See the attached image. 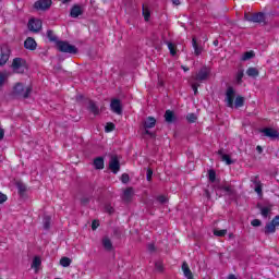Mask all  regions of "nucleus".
I'll return each mask as SVG.
<instances>
[{"instance_id": "obj_1", "label": "nucleus", "mask_w": 279, "mask_h": 279, "mask_svg": "<svg viewBox=\"0 0 279 279\" xmlns=\"http://www.w3.org/2000/svg\"><path fill=\"white\" fill-rule=\"evenodd\" d=\"M13 73L23 74L27 71V61L23 58H14L11 64Z\"/></svg>"}, {"instance_id": "obj_2", "label": "nucleus", "mask_w": 279, "mask_h": 279, "mask_svg": "<svg viewBox=\"0 0 279 279\" xmlns=\"http://www.w3.org/2000/svg\"><path fill=\"white\" fill-rule=\"evenodd\" d=\"M13 95L15 97H22L23 99H27L29 95H32V86H23V83H17L13 88Z\"/></svg>"}, {"instance_id": "obj_3", "label": "nucleus", "mask_w": 279, "mask_h": 279, "mask_svg": "<svg viewBox=\"0 0 279 279\" xmlns=\"http://www.w3.org/2000/svg\"><path fill=\"white\" fill-rule=\"evenodd\" d=\"M209 75L210 69L203 66L195 75H192L191 81L202 84V82H206V80H208Z\"/></svg>"}, {"instance_id": "obj_4", "label": "nucleus", "mask_w": 279, "mask_h": 279, "mask_svg": "<svg viewBox=\"0 0 279 279\" xmlns=\"http://www.w3.org/2000/svg\"><path fill=\"white\" fill-rule=\"evenodd\" d=\"M56 46L62 53H77V47L69 44V41L59 40L57 41Z\"/></svg>"}, {"instance_id": "obj_5", "label": "nucleus", "mask_w": 279, "mask_h": 279, "mask_svg": "<svg viewBox=\"0 0 279 279\" xmlns=\"http://www.w3.org/2000/svg\"><path fill=\"white\" fill-rule=\"evenodd\" d=\"M236 96V92H234V87H228L225 97V104L227 108H234V97Z\"/></svg>"}, {"instance_id": "obj_6", "label": "nucleus", "mask_w": 279, "mask_h": 279, "mask_svg": "<svg viewBox=\"0 0 279 279\" xmlns=\"http://www.w3.org/2000/svg\"><path fill=\"white\" fill-rule=\"evenodd\" d=\"M0 49V66H5V64H8V60H10V53H12V51L10 50V46L8 45H2Z\"/></svg>"}, {"instance_id": "obj_7", "label": "nucleus", "mask_w": 279, "mask_h": 279, "mask_svg": "<svg viewBox=\"0 0 279 279\" xmlns=\"http://www.w3.org/2000/svg\"><path fill=\"white\" fill-rule=\"evenodd\" d=\"M143 125H144L145 134H147L148 136H156L154 133L149 132L151 128H156V118L154 117L146 118V121H144Z\"/></svg>"}, {"instance_id": "obj_8", "label": "nucleus", "mask_w": 279, "mask_h": 279, "mask_svg": "<svg viewBox=\"0 0 279 279\" xmlns=\"http://www.w3.org/2000/svg\"><path fill=\"white\" fill-rule=\"evenodd\" d=\"M244 19L250 23H265V13H254L253 15L245 13Z\"/></svg>"}, {"instance_id": "obj_9", "label": "nucleus", "mask_w": 279, "mask_h": 279, "mask_svg": "<svg viewBox=\"0 0 279 279\" xmlns=\"http://www.w3.org/2000/svg\"><path fill=\"white\" fill-rule=\"evenodd\" d=\"M251 182L254 185V191L257 193L259 197H263V182H260V179L258 175L251 177Z\"/></svg>"}, {"instance_id": "obj_10", "label": "nucleus", "mask_w": 279, "mask_h": 279, "mask_svg": "<svg viewBox=\"0 0 279 279\" xmlns=\"http://www.w3.org/2000/svg\"><path fill=\"white\" fill-rule=\"evenodd\" d=\"M28 29L29 32H34L35 34H38V32L43 29V21L36 20V19L29 20Z\"/></svg>"}, {"instance_id": "obj_11", "label": "nucleus", "mask_w": 279, "mask_h": 279, "mask_svg": "<svg viewBox=\"0 0 279 279\" xmlns=\"http://www.w3.org/2000/svg\"><path fill=\"white\" fill-rule=\"evenodd\" d=\"M111 112L114 114H123V107L121 106V100L113 98L110 102Z\"/></svg>"}, {"instance_id": "obj_12", "label": "nucleus", "mask_w": 279, "mask_h": 279, "mask_svg": "<svg viewBox=\"0 0 279 279\" xmlns=\"http://www.w3.org/2000/svg\"><path fill=\"white\" fill-rule=\"evenodd\" d=\"M109 169L112 173L117 174L121 170V163L117 157H111L109 161Z\"/></svg>"}, {"instance_id": "obj_13", "label": "nucleus", "mask_w": 279, "mask_h": 279, "mask_svg": "<svg viewBox=\"0 0 279 279\" xmlns=\"http://www.w3.org/2000/svg\"><path fill=\"white\" fill-rule=\"evenodd\" d=\"M51 0H38L35 2V10H49L51 8Z\"/></svg>"}, {"instance_id": "obj_14", "label": "nucleus", "mask_w": 279, "mask_h": 279, "mask_svg": "<svg viewBox=\"0 0 279 279\" xmlns=\"http://www.w3.org/2000/svg\"><path fill=\"white\" fill-rule=\"evenodd\" d=\"M84 14V9H82V5L74 4L70 10V16L71 19H77L78 16H82Z\"/></svg>"}, {"instance_id": "obj_15", "label": "nucleus", "mask_w": 279, "mask_h": 279, "mask_svg": "<svg viewBox=\"0 0 279 279\" xmlns=\"http://www.w3.org/2000/svg\"><path fill=\"white\" fill-rule=\"evenodd\" d=\"M215 191H223L227 195H236V190L234 185H220L215 187Z\"/></svg>"}, {"instance_id": "obj_16", "label": "nucleus", "mask_w": 279, "mask_h": 279, "mask_svg": "<svg viewBox=\"0 0 279 279\" xmlns=\"http://www.w3.org/2000/svg\"><path fill=\"white\" fill-rule=\"evenodd\" d=\"M25 49H28V51H36V48L38 47V44L36 40L32 37H27L24 41Z\"/></svg>"}, {"instance_id": "obj_17", "label": "nucleus", "mask_w": 279, "mask_h": 279, "mask_svg": "<svg viewBox=\"0 0 279 279\" xmlns=\"http://www.w3.org/2000/svg\"><path fill=\"white\" fill-rule=\"evenodd\" d=\"M262 132L264 133V136H267L268 138H278L279 136L278 131L271 128H266Z\"/></svg>"}, {"instance_id": "obj_18", "label": "nucleus", "mask_w": 279, "mask_h": 279, "mask_svg": "<svg viewBox=\"0 0 279 279\" xmlns=\"http://www.w3.org/2000/svg\"><path fill=\"white\" fill-rule=\"evenodd\" d=\"M218 156H220L222 162H226V165H234V161L232 158H230V155L223 154V149L218 150Z\"/></svg>"}, {"instance_id": "obj_19", "label": "nucleus", "mask_w": 279, "mask_h": 279, "mask_svg": "<svg viewBox=\"0 0 279 279\" xmlns=\"http://www.w3.org/2000/svg\"><path fill=\"white\" fill-rule=\"evenodd\" d=\"M192 46L194 49L195 56H202V51H204V48L197 44V39L195 37L192 38Z\"/></svg>"}, {"instance_id": "obj_20", "label": "nucleus", "mask_w": 279, "mask_h": 279, "mask_svg": "<svg viewBox=\"0 0 279 279\" xmlns=\"http://www.w3.org/2000/svg\"><path fill=\"white\" fill-rule=\"evenodd\" d=\"M133 195H134V189L128 187V189L124 190V192H123V197H122V199H123L124 202H132Z\"/></svg>"}, {"instance_id": "obj_21", "label": "nucleus", "mask_w": 279, "mask_h": 279, "mask_svg": "<svg viewBox=\"0 0 279 279\" xmlns=\"http://www.w3.org/2000/svg\"><path fill=\"white\" fill-rule=\"evenodd\" d=\"M182 271L186 279H195L193 278V272L191 271V268H189V264L186 262H183L182 264Z\"/></svg>"}, {"instance_id": "obj_22", "label": "nucleus", "mask_w": 279, "mask_h": 279, "mask_svg": "<svg viewBox=\"0 0 279 279\" xmlns=\"http://www.w3.org/2000/svg\"><path fill=\"white\" fill-rule=\"evenodd\" d=\"M87 109L89 110V112H92V114H95V116L99 114V107L93 100H89Z\"/></svg>"}, {"instance_id": "obj_23", "label": "nucleus", "mask_w": 279, "mask_h": 279, "mask_svg": "<svg viewBox=\"0 0 279 279\" xmlns=\"http://www.w3.org/2000/svg\"><path fill=\"white\" fill-rule=\"evenodd\" d=\"M276 226L272 222V220L270 222H268L265 228H264V234H274L276 232Z\"/></svg>"}, {"instance_id": "obj_24", "label": "nucleus", "mask_w": 279, "mask_h": 279, "mask_svg": "<svg viewBox=\"0 0 279 279\" xmlns=\"http://www.w3.org/2000/svg\"><path fill=\"white\" fill-rule=\"evenodd\" d=\"M165 120L167 123H173V121H175V113L171 110H167L165 113Z\"/></svg>"}, {"instance_id": "obj_25", "label": "nucleus", "mask_w": 279, "mask_h": 279, "mask_svg": "<svg viewBox=\"0 0 279 279\" xmlns=\"http://www.w3.org/2000/svg\"><path fill=\"white\" fill-rule=\"evenodd\" d=\"M94 167L97 170H101L105 167L104 157H97L94 159Z\"/></svg>"}, {"instance_id": "obj_26", "label": "nucleus", "mask_w": 279, "mask_h": 279, "mask_svg": "<svg viewBox=\"0 0 279 279\" xmlns=\"http://www.w3.org/2000/svg\"><path fill=\"white\" fill-rule=\"evenodd\" d=\"M254 56H256L254 53V50L251 51H246L243 53V56L241 57L242 62H247V60H252V58H254Z\"/></svg>"}, {"instance_id": "obj_27", "label": "nucleus", "mask_w": 279, "mask_h": 279, "mask_svg": "<svg viewBox=\"0 0 279 279\" xmlns=\"http://www.w3.org/2000/svg\"><path fill=\"white\" fill-rule=\"evenodd\" d=\"M40 265H43V260L40 259V257L38 256L34 257L32 263V269L38 271V267H40Z\"/></svg>"}, {"instance_id": "obj_28", "label": "nucleus", "mask_w": 279, "mask_h": 279, "mask_svg": "<svg viewBox=\"0 0 279 279\" xmlns=\"http://www.w3.org/2000/svg\"><path fill=\"white\" fill-rule=\"evenodd\" d=\"M47 38L50 40V43H56V45H58V43L60 40H58V37L56 36V34H53V31H47Z\"/></svg>"}, {"instance_id": "obj_29", "label": "nucleus", "mask_w": 279, "mask_h": 279, "mask_svg": "<svg viewBox=\"0 0 279 279\" xmlns=\"http://www.w3.org/2000/svg\"><path fill=\"white\" fill-rule=\"evenodd\" d=\"M102 245L105 250H107V252H110L112 250V241H110V239L108 238L102 239Z\"/></svg>"}, {"instance_id": "obj_30", "label": "nucleus", "mask_w": 279, "mask_h": 279, "mask_svg": "<svg viewBox=\"0 0 279 279\" xmlns=\"http://www.w3.org/2000/svg\"><path fill=\"white\" fill-rule=\"evenodd\" d=\"M244 104H245V98H243L242 96H238L234 101V107L243 108Z\"/></svg>"}, {"instance_id": "obj_31", "label": "nucleus", "mask_w": 279, "mask_h": 279, "mask_svg": "<svg viewBox=\"0 0 279 279\" xmlns=\"http://www.w3.org/2000/svg\"><path fill=\"white\" fill-rule=\"evenodd\" d=\"M142 14L144 16V21H149V19L151 17V12L149 11L148 8H145V5H143V9H142Z\"/></svg>"}, {"instance_id": "obj_32", "label": "nucleus", "mask_w": 279, "mask_h": 279, "mask_svg": "<svg viewBox=\"0 0 279 279\" xmlns=\"http://www.w3.org/2000/svg\"><path fill=\"white\" fill-rule=\"evenodd\" d=\"M246 75H248V77H258V70L256 68H248Z\"/></svg>"}, {"instance_id": "obj_33", "label": "nucleus", "mask_w": 279, "mask_h": 279, "mask_svg": "<svg viewBox=\"0 0 279 279\" xmlns=\"http://www.w3.org/2000/svg\"><path fill=\"white\" fill-rule=\"evenodd\" d=\"M271 213V207H262L260 214L262 216L267 219L269 217V214Z\"/></svg>"}, {"instance_id": "obj_34", "label": "nucleus", "mask_w": 279, "mask_h": 279, "mask_svg": "<svg viewBox=\"0 0 279 279\" xmlns=\"http://www.w3.org/2000/svg\"><path fill=\"white\" fill-rule=\"evenodd\" d=\"M43 223H44L45 230H49V228H51V217L46 216L43 220Z\"/></svg>"}, {"instance_id": "obj_35", "label": "nucleus", "mask_w": 279, "mask_h": 279, "mask_svg": "<svg viewBox=\"0 0 279 279\" xmlns=\"http://www.w3.org/2000/svg\"><path fill=\"white\" fill-rule=\"evenodd\" d=\"M61 267H70L71 266V258L69 257H62L60 259Z\"/></svg>"}, {"instance_id": "obj_36", "label": "nucleus", "mask_w": 279, "mask_h": 279, "mask_svg": "<svg viewBox=\"0 0 279 279\" xmlns=\"http://www.w3.org/2000/svg\"><path fill=\"white\" fill-rule=\"evenodd\" d=\"M227 234H228V230H226V229H222V230L215 229L214 230L215 236H226Z\"/></svg>"}, {"instance_id": "obj_37", "label": "nucleus", "mask_w": 279, "mask_h": 279, "mask_svg": "<svg viewBox=\"0 0 279 279\" xmlns=\"http://www.w3.org/2000/svg\"><path fill=\"white\" fill-rule=\"evenodd\" d=\"M190 84L192 86V90L194 92V95H197V93H198L197 88H199L201 83L190 80Z\"/></svg>"}, {"instance_id": "obj_38", "label": "nucleus", "mask_w": 279, "mask_h": 279, "mask_svg": "<svg viewBox=\"0 0 279 279\" xmlns=\"http://www.w3.org/2000/svg\"><path fill=\"white\" fill-rule=\"evenodd\" d=\"M155 268H156V271H159V274H162L165 271V266L160 260L155 263Z\"/></svg>"}, {"instance_id": "obj_39", "label": "nucleus", "mask_w": 279, "mask_h": 279, "mask_svg": "<svg viewBox=\"0 0 279 279\" xmlns=\"http://www.w3.org/2000/svg\"><path fill=\"white\" fill-rule=\"evenodd\" d=\"M167 45H168V49L170 51V54L175 56V53H177L175 44L168 41Z\"/></svg>"}, {"instance_id": "obj_40", "label": "nucleus", "mask_w": 279, "mask_h": 279, "mask_svg": "<svg viewBox=\"0 0 279 279\" xmlns=\"http://www.w3.org/2000/svg\"><path fill=\"white\" fill-rule=\"evenodd\" d=\"M186 119H187L189 123H195V121H197V116H195V113H189L186 116Z\"/></svg>"}, {"instance_id": "obj_41", "label": "nucleus", "mask_w": 279, "mask_h": 279, "mask_svg": "<svg viewBox=\"0 0 279 279\" xmlns=\"http://www.w3.org/2000/svg\"><path fill=\"white\" fill-rule=\"evenodd\" d=\"M208 178H209V181L215 182V180H217V172H215V170H209Z\"/></svg>"}, {"instance_id": "obj_42", "label": "nucleus", "mask_w": 279, "mask_h": 279, "mask_svg": "<svg viewBox=\"0 0 279 279\" xmlns=\"http://www.w3.org/2000/svg\"><path fill=\"white\" fill-rule=\"evenodd\" d=\"M17 191L20 195H23L27 191V187L23 183H17Z\"/></svg>"}, {"instance_id": "obj_43", "label": "nucleus", "mask_w": 279, "mask_h": 279, "mask_svg": "<svg viewBox=\"0 0 279 279\" xmlns=\"http://www.w3.org/2000/svg\"><path fill=\"white\" fill-rule=\"evenodd\" d=\"M121 182H122L123 184H128V183L130 182V174L123 173V174L121 175Z\"/></svg>"}, {"instance_id": "obj_44", "label": "nucleus", "mask_w": 279, "mask_h": 279, "mask_svg": "<svg viewBox=\"0 0 279 279\" xmlns=\"http://www.w3.org/2000/svg\"><path fill=\"white\" fill-rule=\"evenodd\" d=\"M105 130H106V132H113L114 123H112V122L107 123L105 126Z\"/></svg>"}, {"instance_id": "obj_45", "label": "nucleus", "mask_w": 279, "mask_h": 279, "mask_svg": "<svg viewBox=\"0 0 279 279\" xmlns=\"http://www.w3.org/2000/svg\"><path fill=\"white\" fill-rule=\"evenodd\" d=\"M243 70H239L238 73H236V82L241 83L242 80H243Z\"/></svg>"}, {"instance_id": "obj_46", "label": "nucleus", "mask_w": 279, "mask_h": 279, "mask_svg": "<svg viewBox=\"0 0 279 279\" xmlns=\"http://www.w3.org/2000/svg\"><path fill=\"white\" fill-rule=\"evenodd\" d=\"M151 175H154V171L151 169H148L146 173V180L148 182H151Z\"/></svg>"}, {"instance_id": "obj_47", "label": "nucleus", "mask_w": 279, "mask_h": 279, "mask_svg": "<svg viewBox=\"0 0 279 279\" xmlns=\"http://www.w3.org/2000/svg\"><path fill=\"white\" fill-rule=\"evenodd\" d=\"M8 202V195L0 192V204H5Z\"/></svg>"}, {"instance_id": "obj_48", "label": "nucleus", "mask_w": 279, "mask_h": 279, "mask_svg": "<svg viewBox=\"0 0 279 279\" xmlns=\"http://www.w3.org/2000/svg\"><path fill=\"white\" fill-rule=\"evenodd\" d=\"M260 220L259 219H254L251 221V226H253V228H258V226H260Z\"/></svg>"}, {"instance_id": "obj_49", "label": "nucleus", "mask_w": 279, "mask_h": 279, "mask_svg": "<svg viewBox=\"0 0 279 279\" xmlns=\"http://www.w3.org/2000/svg\"><path fill=\"white\" fill-rule=\"evenodd\" d=\"M157 199L160 204H167V202H168L167 196H165V195L158 196Z\"/></svg>"}, {"instance_id": "obj_50", "label": "nucleus", "mask_w": 279, "mask_h": 279, "mask_svg": "<svg viewBox=\"0 0 279 279\" xmlns=\"http://www.w3.org/2000/svg\"><path fill=\"white\" fill-rule=\"evenodd\" d=\"M88 202H90V197H88V196H83L81 198V203L83 204V206H86V204H88Z\"/></svg>"}, {"instance_id": "obj_51", "label": "nucleus", "mask_w": 279, "mask_h": 279, "mask_svg": "<svg viewBox=\"0 0 279 279\" xmlns=\"http://www.w3.org/2000/svg\"><path fill=\"white\" fill-rule=\"evenodd\" d=\"M4 83H5V74L0 73V88H1V86H3Z\"/></svg>"}, {"instance_id": "obj_52", "label": "nucleus", "mask_w": 279, "mask_h": 279, "mask_svg": "<svg viewBox=\"0 0 279 279\" xmlns=\"http://www.w3.org/2000/svg\"><path fill=\"white\" fill-rule=\"evenodd\" d=\"M99 228V221L98 220H94L92 222V230H97Z\"/></svg>"}, {"instance_id": "obj_53", "label": "nucleus", "mask_w": 279, "mask_h": 279, "mask_svg": "<svg viewBox=\"0 0 279 279\" xmlns=\"http://www.w3.org/2000/svg\"><path fill=\"white\" fill-rule=\"evenodd\" d=\"M148 252H156V245L154 243L148 244Z\"/></svg>"}, {"instance_id": "obj_54", "label": "nucleus", "mask_w": 279, "mask_h": 279, "mask_svg": "<svg viewBox=\"0 0 279 279\" xmlns=\"http://www.w3.org/2000/svg\"><path fill=\"white\" fill-rule=\"evenodd\" d=\"M271 221H272V222L275 223V226L278 228V226H279V215L276 216Z\"/></svg>"}, {"instance_id": "obj_55", "label": "nucleus", "mask_w": 279, "mask_h": 279, "mask_svg": "<svg viewBox=\"0 0 279 279\" xmlns=\"http://www.w3.org/2000/svg\"><path fill=\"white\" fill-rule=\"evenodd\" d=\"M4 136H5V131H3V129H0V141H3Z\"/></svg>"}, {"instance_id": "obj_56", "label": "nucleus", "mask_w": 279, "mask_h": 279, "mask_svg": "<svg viewBox=\"0 0 279 279\" xmlns=\"http://www.w3.org/2000/svg\"><path fill=\"white\" fill-rule=\"evenodd\" d=\"M173 5H180V0H172Z\"/></svg>"}, {"instance_id": "obj_57", "label": "nucleus", "mask_w": 279, "mask_h": 279, "mask_svg": "<svg viewBox=\"0 0 279 279\" xmlns=\"http://www.w3.org/2000/svg\"><path fill=\"white\" fill-rule=\"evenodd\" d=\"M256 149H257L258 154H263V147L257 146Z\"/></svg>"}, {"instance_id": "obj_58", "label": "nucleus", "mask_w": 279, "mask_h": 279, "mask_svg": "<svg viewBox=\"0 0 279 279\" xmlns=\"http://www.w3.org/2000/svg\"><path fill=\"white\" fill-rule=\"evenodd\" d=\"M107 210H108L109 215H112V213H114V209L112 207H109Z\"/></svg>"}, {"instance_id": "obj_59", "label": "nucleus", "mask_w": 279, "mask_h": 279, "mask_svg": "<svg viewBox=\"0 0 279 279\" xmlns=\"http://www.w3.org/2000/svg\"><path fill=\"white\" fill-rule=\"evenodd\" d=\"M228 279H236V276L235 275H229Z\"/></svg>"}, {"instance_id": "obj_60", "label": "nucleus", "mask_w": 279, "mask_h": 279, "mask_svg": "<svg viewBox=\"0 0 279 279\" xmlns=\"http://www.w3.org/2000/svg\"><path fill=\"white\" fill-rule=\"evenodd\" d=\"M183 71H189V68L182 66Z\"/></svg>"}, {"instance_id": "obj_61", "label": "nucleus", "mask_w": 279, "mask_h": 279, "mask_svg": "<svg viewBox=\"0 0 279 279\" xmlns=\"http://www.w3.org/2000/svg\"><path fill=\"white\" fill-rule=\"evenodd\" d=\"M206 196H207V197H210V193H208V191H206Z\"/></svg>"}, {"instance_id": "obj_62", "label": "nucleus", "mask_w": 279, "mask_h": 279, "mask_svg": "<svg viewBox=\"0 0 279 279\" xmlns=\"http://www.w3.org/2000/svg\"><path fill=\"white\" fill-rule=\"evenodd\" d=\"M63 3H69V0H64Z\"/></svg>"}]
</instances>
